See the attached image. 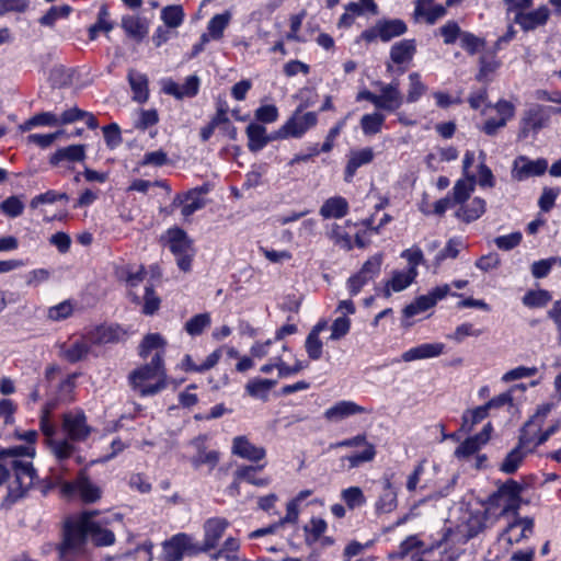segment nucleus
Instances as JSON below:
<instances>
[{
	"mask_svg": "<svg viewBox=\"0 0 561 561\" xmlns=\"http://www.w3.org/2000/svg\"><path fill=\"white\" fill-rule=\"evenodd\" d=\"M96 515L95 511H88L66 522L64 541L59 547V554L62 560L70 561L72 558L84 553L88 538L98 547L111 546L115 542L114 531L108 528L111 518L95 519Z\"/></svg>",
	"mask_w": 561,
	"mask_h": 561,
	"instance_id": "nucleus-1",
	"label": "nucleus"
},
{
	"mask_svg": "<svg viewBox=\"0 0 561 561\" xmlns=\"http://www.w3.org/2000/svg\"><path fill=\"white\" fill-rule=\"evenodd\" d=\"M34 448L16 446L0 451V485L11 477L8 496L16 501L24 496L35 481L36 472L32 462L21 459L22 456L33 457Z\"/></svg>",
	"mask_w": 561,
	"mask_h": 561,
	"instance_id": "nucleus-2",
	"label": "nucleus"
},
{
	"mask_svg": "<svg viewBox=\"0 0 561 561\" xmlns=\"http://www.w3.org/2000/svg\"><path fill=\"white\" fill-rule=\"evenodd\" d=\"M129 382L142 397L156 394L165 388V370L161 353H156L149 364L134 370L129 375Z\"/></svg>",
	"mask_w": 561,
	"mask_h": 561,
	"instance_id": "nucleus-3",
	"label": "nucleus"
},
{
	"mask_svg": "<svg viewBox=\"0 0 561 561\" xmlns=\"http://www.w3.org/2000/svg\"><path fill=\"white\" fill-rule=\"evenodd\" d=\"M61 493L68 497L78 495L84 503H94L102 495L100 486L90 480L85 470H81L73 481L64 482Z\"/></svg>",
	"mask_w": 561,
	"mask_h": 561,
	"instance_id": "nucleus-4",
	"label": "nucleus"
},
{
	"mask_svg": "<svg viewBox=\"0 0 561 561\" xmlns=\"http://www.w3.org/2000/svg\"><path fill=\"white\" fill-rule=\"evenodd\" d=\"M168 233L170 250L176 256L178 266L188 272L195 254L192 240L182 229H171Z\"/></svg>",
	"mask_w": 561,
	"mask_h": 561,
	"instance_id": "nucleus-5",
	"label": "nucleus"
},
{
	"mask_svg": "<svg viewBox=\"0 0 561 561\" xmlns=\"http://www.w3.org/2000/svg\"><path fill=\"white\" fill-rule=\"evenodd\" d=\"M318 116L314 112L302 113V106H299L289 119L277 131L279 138H300L307 130L316 126Z\"/></svg>",
	"mask_w": 561,
	"mask_h": 561,
	"instance_id": "nucleus-6",
	"label": "nucleus"
},
{
	"mask_svg": "<svg viewBox=\"0 0 561 561\" xmlns=\"http://www.w3.org/2000/svg\"><path fill=\"white\" fill-rule=\"evenodd\" d=\"M62 431L71 442H85L92 433V427L87 423L83 411H69L62 414Z\"/></svg>",
	"mask_w": 561,
	"mask_h": 561,
	"instance_id": "nucleus-7",
	"label": "nucleus"
},
{
	"mask_svg": "<svg viewBox=\"0 0 561 561\" xmlns=\"http://www.w3.org/2000/svg\"><path fill=\"white\" fill-rule=\"evenodd\" d=\"M196 543L193 538L184 533L174 535L170 540L163 543L162 561H181L184 553L198 554Z\"/></svg>",
	"mask_w": 561,
	"mask_h": 561,
	"instance_id": "nucleus-8",
	"label": "nucleus"
},
{
	"mask_svg": "<svg viewBox=\"0 0 561 561\" xmlns=\"http://www.w3.org/2000/svg\"><path fill=\"white\" fill-rule=\"evenodd\" d=\"M381 263V255L371 256L364 263V265L362 266L360 271L357 274L348 278L347 287L352 296H356L360 291L363 286H365L369 280H371L379 274Z\"/></svg>",
	"mask_w": 561,
	"mask_h": 561,
	"instance_id": "nucleus-9",
	"label": "nucleus"
},
{
	"mask_svg": "<svg viewBox=\"0 0 561 561\" xmlns=\"http://www.w3.org/2000/svg\"><path fill=\"white\" fill-rule=\"evenodd\" d=\"M365 446V449L355 455L347 456L345 459L350 463V468H356L363 462L371 461L376 456V448L371 443H368L365 434H359L352 438H346L334 445V447H358Z\"/></svg>",
	"mask_w": 561,
	"mask_h": 561,
	"instance_id": "nucleus-10",
	"label": "nucleus"
},
{
	"mask_svg": "<svg viewBox=\"0 0 561 561\" xmlns=\"http://www.w3.org/2000/svg\"><path fill=\"white\" fill-rule=\"evenodd\" d=\"M229 526V522L226 518L213 517L204 523V541L199 546L196 543L197 553L207 552L210 549L217 547L220 538L225 534Z\"/></svg>",
	"mask_w": 561,
	"mask_h": 561,
	"instance_id": "nucleus-11",
	"label": "nucleus"
},
{
	"mask_svg": "<svg viewBox=\"0 0 561 561\" xmlns=\"http://www.w3.org/2000/svg\"><path fill=\"white\" fill-rule=\"evenodd\" d=\"M548 169V161L543 158L530 160L525 156L515 159L512 169V176L517 181H523L530 176L545 174Z\"/></svg>",
	"mask_w": 561,
	"mask_h": 561,
	"instance_id": "nucleus-12",
	"label": "nucleus"
},
{
	"mask_svg": "<svg viewBox=\"0 0 561 561\" xmlns=\"http://www.w3.org/2000/svg\"><path fill=\"white\" fill-rule=\"evenodd\" d=\"M547 119L548 116L546 115L543 107L538 104L533 105L524 113L520 121L518 138L526 139L530 133H537L545 126Z\"/></svg>",
	"mask_w": 561,
	"mask_h": 561,
	"instance_id": "nucleus-13",
	"label": "nucleus"
},
{
	"mask_svg": "<svg viewBox=\"0 0 561 561\" xmlns=\"http://www.w3.org/2000/svg\"><path fill=\"white\" fill-rule=\"evenodd\" d=\"M231 453L251 462H259L266 456L265 448L254 445L247 436H236L232 439Z\"/></svg>",
	"mask_w": 561,
	"mask_h": 561,
	"instance_id": "nucleus-14",
	"label": "nucleus"
},
{
	"mask_svg": "<svg viewBox=\"0 0 561 561\" xmlns=\"http://www.w3.org/2000/svg\"><path fill=\"white\" fill-rule=\"evenodd\" d=\"M91 343L84 333L79 339L59 345V356L69 363H77L90 353Z\"/></svg>",
	"mask_w": 561,
	"mask_h": 561,
	"instance_id": "nucleus-15",
	"label": "nucleus"
},
{
	"mask_svg": "<svg viewBox=\"0 0 561 561\" xmlns=\"http://www.w3.org/2000/svg\"><path fill=\"white\" fill-rule=\"evenodd\" d=\"M549 413V407H543L523 426L519 435L520 446L529 447L535 439H538L545 419Z\"/></svg>",
	"mask_w": 561,
	"mask_h": 561,
	"instance_id": "nucleus-16",
	"label": "nucleus"
},
{
	"mask_svg": "<svg viewBox=\"0 0 561 561\" xmlns=\"http://www.w3.org/2000/svg\"><path fill=\"white\" fill-rule=\"evenodd\" d=\"M523 492V485L518 483L515 480H507L501 486H499L497 491L491 495L490 503L494 506H501L502 500H504L505 496L511 497L512 504H510L511 507H520L522 499L520 494Z\"/></svg>",
	"mask_w": 561,
	"mask_h": 561,
	"instance_id": "nucleus-17",
	"label": "nucleus"
},
{
	"mask_svg": "<svg viewBox=\"0 0 561 561\" xmlns=\"http://www.w3.org/2000/svg\"><path fill=\"white\" fill-rule=\"evenodd\" d=\"M75 442L68 438L64 439H50L48 447L55 458L58 460L59 466L56 468V483L61 480V471H66L67 468L64 466V461L69 459L76 451Z\"/></svg>",
	"mask_w": 561,
	"mask_h": 561,
	"instance_id": "nucleus-18",
	"label": "nucleus"
},
{
	"mask_svg": "<svg viewBox=\"0 0 561 561\" xmlns=\"http://www.w3.org/2000/svg\"><path fill=\"white\" fill-rule=\"evenodd\" d=\"M370 412L371 410H368L353 401H340L324 412V417L328 421L337 422L355 414Z\"/></svg>",
	"mask_w": 561,
	"mask_h": 561,
	"instance_id": "nucleus-19",
	"label": "nucleus"
},
{
	"mask_svg": "<svg viewBox=\"0 0 561 561\" xmlns=\"http://www.w3.org/2000/svg\"><path fill=\"white\" fill-rule=\"evenodd\" d=\"M533 518L514 516V520L508 523L502 536L506 537L510 543L519 542L523 538H527L528 535L533 533Z\"/></svg>",
	"mask_w": 561,
	"mask_h": 561,
	"instance_id": "nucleus-20",
	"label": "nucleus"
},
{
	"mask_svg": "<svg viewBox=\"0 0 561 561\" xmlns=\"http://www.w3.org/2000/svg\"><path fill=\"white\" fill-rule=\"evenodd\" d=\"M205 443L206 436H198L191 442V444L197 450V454L192 457L191 462L196 469L202 465H207L211 470L217 466L219 461V453L216 450L206 451Z\"/></svg>",
	"mask_w": 561,
	"mask_h": 561,
	"instance_id": "nucleus-21",
	"label": "nucleus"
},
{
	"mask_svg": "<svg viewBox=\"0 0 561 561\" xmlns=\"http://www.w3.org/2000/svg\"><path fill=\"white\" fill-rule=\"evenodd\" d=\"M377 87L379 88L377 110L396 112L402 106L404 98L400 90L394 87Z\"/></svg>",
	"mask_w": 561,
	"mask_h": 561,
	"instance_id": "nucleus-22",
	"label": "nucleus"
},
{
	"mask_svg": "<svg viewBox=\"0 0 561 561\" xmlns=\"http://www.w3.org/2000/svg\"><path fill=\"white\" fill-rule=\"evenodd\" d=\"M445 351V344L443 343H424L412 347L402 354L403 362H413L419 359H427L438 357Z\"/></svg>",
	"mask_w": 561,
	"mask_h": 561,
	"instance_id": "nucleus-23",
	"label": "nucleus"
},
{
	"mask_svg": "<svg viewBox=\"0 0 561 561\" xmlns=\"http://www.w3.org/2000/svg\"><path fill=\"white\" fill-rule=\"evenodd\" d=\"M446 14V9L442 4H435L434 0H416L414 16L416 20L423 19L428 24H434L438 19Z\"/></svg>",
	"mask_w": 561,
	"mask_h": 561,
	"instance_id": "nucleus-24",
	"label": "nucleus"
},
{
	"mask_svg": "<svg viewBox=\"0 0 561 561\" xmlns=\"http://www.w3.org/2000/svg\"><path fill=\"white\" fill-rule=\"evenodd\" d=\"M549 18V10L547 7H540L528 13L517 12L514 21L519 24L520 27L528 32L533 31L538 26L546 24Z\"/></svg>",
	"mask_w": 561,
	"mask_h": 561,
	"instance_id": "nucleus-25",
	"label": "nucleus"
},
{
	"mask_svg": "<svg viewBox=\"0 0 561 561\" xmlns=\"http://www.w3.org/2000/svg\"><path fill=\"white\" fill-rule=\"evenodd\" d=\"M84 145H71L55 151L50 158L49 163L54 167L60 165L62 162H81L85 159Z\"/></svg>",
	"mask_w": 561,
	"mask_h": 561,
	"instance_id": "nucleus-26",
	"label": "nucleus"
},
{
	"mask_svg": "<svg viewBox=\"0 0 561 561\" xmlns=\"http://www.w3.org/2000/svg\"><path fill=\"white\" fill-rule=\"evenodd\" d=\"M85 334L91 345H102L117 342L122 336V329L113 325H100L88 331Z\"/></svg>",
	"mask_w": 561,
	"mask_h": 561,
	"instance_id": "nucleus-27",
	"label": "nucleus"
},
{
	"mask_svg": "<svg viewBox=\"0 0 561 561\" xmlns=\"http://www.w3.org/2000/svg\"><path fill=\"white\" fill-rule=\"evenodd\" d=\"M206 192L207 190L203 188L191 190L184 195V198L178 196L174 203L179 202L182 205V215L187 218L205 206L206 203L202 195Z\"/></svg>",
	"mask_w": 561,
	"mask_h": 561,
	"instance_id": "nucleus-28",
	"label": "nucleus"
},
{
	"mask_svg": "<svg viewBox=\"0 0 561 561\" xmlns=\"http://www.w3.org/2000/svg\"><path fill=\"white\" fill-rule=\"evenodd\" d=\"M374 159V151L371 148H364L362 150L352 151L345 167L344 180L350 183L355 175L357 169L362 165L368 164Z\"/></svg>",
	"mask_w": 561,
	"mask_h": 561,
	"instance_id": "nucleus-29",
	"label": "nucleus"
},
{
	"mask_svg": "<svg viewBox=\"0 0 561 561\" xmlns=\"http://www.w3.org/2000/svg\"><path fill=\"white\" fill-rule=\"evenodd\" d=\"M485 213V201L480 197H474L468 204H461L455 216L466 224L479 219Z\"/></svg>",
	"mask_w": 561,
	"mask_h": 561,
	"instance_id": "nucleus-30",
	"label": "nucleus"
},
{
	"mask_svg": "<svg viewBox=\"0 0 561 561\" xmlns=\"http://www.w3.org/2000/svg\"><path fill=\"white\" fill-rule=\"evenodd\" d=\"M348 203L344 197L335 196L328 198L320 208V215L328 218H342L348 213Z\"/></svg>",
	"mask_w": 561,
	"mask_h": 561,
	"instance_id": "nucleus-31",
	"label": "nucleus"
},
{
	"mask_svg": "<svg viewBox=\"0 0 561 561\" xmlns=\"http://www.w3.org/2000/svg\"><path fill=\"white\" fill-rule=\"evenodd\" d=\"M416 51V44L414 39H402L390 49V58L393 64L401 65L412 60Z\"/></svg>",
	"mask_w": 561,
	"mask_h": 561,
	"instance_id": "nucleus-32",
	"label": "nucleus"
},
{
	"mask_svg": "<svg viewBox=\"0 0 561 561\" xmlns=\"http://www.w3.org/2000/svg\"><path fill=\"white\" fill-rule=\"evenodd\" d=\"M245 131L249 139L248 148L252 152L263 149L273 139L266 135V128L260 124H249Z\"/></svg>",
	"mask_w": 561,
	"mask_h": 561,
	"instance_id": "nucleus-33",
	"label": "nucleus"
},
{
	"mask_svg": "<svg viewBox=\"0 0 561 561\" xmlns=\"http://www.w3.org/2000/svg\"><path fill=\"white\" fill-rule=\"evenodd\" d=\"M127 78L134 93L133 99L138 103H145L149 98L147 76L131 69Z\"/></svg>",
	"mask_w": 561,
	"mask_h": 561,
	"instance_id": "nucleus-34",
	"label": "nucleus"
},
{
	"mask_svg": "<svg viewBox=\"0 0 561 561\" xmlns=\"http://www.w3.org/2000/svg\"><path fill=\"white\" fill-rule=\"evenodd\" d=\"M407 30V24L399 19L379 20L377 22V31H379L380 39L382 42H389L393 37L403 35Z\"/></svg>",
	"mask_w": 561,
	"mask_h": 561,
	"instance_id": "nucleus-35",
	"label": "nucleus"
},
{
	"mask_svg": "<svg viewBox=\"0 0 561 561\" xmlns=\"http://www.w3.org/2000/svg\"><path fill=\"white\" fill-rule=\"evenodd\" d=\"M533 451L534 448L520 446V443L518 442L517 447L511 450L501 463L500 470L508 474L514 473L519 468L526 454Z\"/></svg>",
	"mask_w": 561,
	"mask_h": 561,
	"instance_id": "nucleus-36",
	"label": "nucleus"
},
{
	"mask_svg": "<svg viewBox=\"0 0 561 561\" xmlns=\"http://www.w3.org/2000/svg\"><path fill=\"white\" fill-rule=\"evenodd\" d=\"M417 276V271H396L393 272L392 278L386 284L383 290L385 297H390L392 289L393 291H401L405 289Z\"/></svg>",
	"mask_w": 561,
	"mask_h": 561,
	"instance_id": "nucleus-37",
	"label": "nucleus"
},
{
	"mask_svg": "<svg viewBox=\"0 0 561 561\" xmlns=\"http://www.w3.org/2000/svg\"><path fill=\"white\" fill-rule=\"evenodd\" d=\"M386 116L380 112L365 114L360 118V128L366 136H373L381 131Z\"/></svg>",
	"mask_w": 561,
	"mask_h": 561,
	"instance_id": "nucleus-38",
	"label": "nucleus"
},
{
	"mask_svg": "<svg viewBox=\"0 0 561 561\" xmlns=\"http://www.w3.org/2000/svg\"><path fill=\"white\" fill-rule=\"evenodd\" d=\"M230 20L231 13L229 11H226L221 14H216L208 22L207 34L215 41L222 38L224 32L226 27L229 25Z\"/></svg>",
	"mask_w": 561,
	"mask_h": 561,
	"instance_id": "nucleus-39",
	"label": "nucleus"
},
{
	"mask_svg": "<svg viewBox=\"0 0 561 561\" xmlns=\"http://www.w3.org/2000/svg\"><path fill=\"white\" fill-rule=\"evenodd\" d=\"M145 275H146V273H145L144 267H140L136 272H127V275L125 278L126 285L129 288L128 295H129L131 301L137 305L141 304L140 291L142 289H138V287H139L140 283L144 280Z\"/></svg>",
	"mask_w": 561,
	"mask_h": 561,
	"instance_id": "nucleus-40",
	"label": "nucleus"
},
{
	"mask_svg": "<svg viewBox=\"0 0 561 561\" xmlns=\"http://www.w3.org/2000/svg\"><path fill=\"white\" fill-rule=\"evenodd\" d=\"M164 345H165V341L163 340V337L160 334H158V333L147 334L144 337V340L139 346V355L142 358H147L151 351L157 350V353L160 352L161 355L163 356Z\"/></svg>",
	"mask_w": 561,
	"mask_h": 561,
	"instance_id": "nucleus-41",
	"label": "nucleus"
},
{
	"mask_svg": "<svg viewBox=\"0 0 561 561\" xmlns=\"http://www.w3.org/2000/svg\"><path fill=\"white\" fill-rule=\"evenodd\" d=\"M488 413L489 410L485 405L466 411L462 415V424L460 430L465 433L471 432L476 424L480 423L488 416Z\"/></svg>",
	"mask_w": 561,
	"mask_h": 561,
	"instance_id": "nucleus-42",
	"label": "nucleus"
},
{
	"mask_svg": "<svg viewBox=\"0 0 561 561\" xmlns=\"http://www.w3.org/2000/svg\"><path fill=\"white\" fill-rule=\"evenodd\" d=\"M397 506V492L389 480H386L383 491L379 496L376 507L379 512L389 513Z\"/></svg>",
	"mask_w": 561,
	"mask_h": 561,
	"instance_id": "nucleus-43",
	"label": "nucleus"
},
{
	"mask_svg": "<svg viewBox=\"0 0 561 561\" xmlns=\"http://www.w3.org/2000/svg\"><path fill=\"white\" fill-rule=\"evenodd\" d=\"M263 468H264V465L241 466L236 470L234 476L239 480L245 481V482L251 483L256 486H263L268 483V480L264 479V478H259V479L255 478L256 471L262 470Z\"/></svg>",
	"mask_w": 561,
	"mask_h": 561,
	"instance_id": "nucleus-44",
	"label": "nucleus"
},
{
	"mask_svg": "<svg viewBox=\"0 0 561 561\" xmlns=\"http://www.w3.org/2000/svg\"><path fill=\"white\" fill-rule=\"evenodd\" d=\"M142 313L152 316L160 308L161 300L153 290L152 285H147L140 291Z\"/></svg>",
	"mask_w": 561,
	"mask_h": 561,
	"instance_id": "nucleus-45",
	"label": "nucleus"
},
{
	"mask_svg": "<svg viewBox=\"0 0 561 561\" xmlns=\"http://www.w3.org/2000/svg\"><path fill=\"white\" fill-rule=\"evenodd\" d=\"M409 81L407 102L414 103L427 91V87L421 81V76L417 72L410 73Z\"/></svg>",
	"mask_w": 561,
	"mask_h": 561,
	"instance_id": "nucleus-46",
	"label": "nucleus"
},
{
	"mask_svg": "<svg viewBox=\"0 0 561 561\" xmlns=\"http://www.w3.org/2000/svg\"><path fill=\"white\" fill-rule=\"evenodd\" d=\"M161 19L164 24L171 28L180 26L184 19V12L181 5H168L161 11Z\"/></svg>",
	"mask_w": 561,
	"mask_h": 561,
	"instance_id": "nucleus-47",
	"label": "nucleus"
},
{
	"mask_svg": "<svg viewBox=\"0 0 561 561\" xmlns=\"http://www.w3.org/2000/svg\"><path fill=\"white\" fill-rule=\"evenodd\" d=\"M122 27L128 36L141 39L146 34V28L137 16L127 15L122 19Z\"/></svg>",
	"mask_w": 561,
	"mask_h": 561,
	"instance_id": "nucleus-48",
	"label": "nucleus"
},
{
	"mask_svg": "<svg viewBox=\"0 0 561 561\" xmlns=\"http://www.w3.org/2000/svg\"><path fill=\"white\" fill-rule=\"evenodd\" d=\"M210 325V316L209 313H199L191 318L185 323V331L192 335L196 336L203 333V331Z\"/></svg>",
	"mask_w": 561,
	"mask_h": 561,
	"instance_id": "nucleus-49",
	"label": "nucleus"
},
{
	"mask_svg": "<svg viewBox=\"0 0 561 561\" xmlns=\"http://www.w3.org/2000/svg\"><path fill=\"white\" fill-rule=\"evenodd\" d=\"M275 385V380L253 379L247 383L245 389L251 397L264 398Z\"/></svg>",
	"mask_w": 561,
	"mask_h": 561,
	"instance_id": "nucleus-50",
	"label": "nucleus"
},
{
	"mask_svg": "<svg viewBox=\"0 0 561 561\" xmlns=\"http://www.w3.org/2000/svg\"><path fill=\"white\" fill-rule=\"evenodd\" d=\"M341 499L345 502L350 510L362 506L365 504L366 499L360 488L351 486L342 490Z\"/></svg>",
	"mask_w": 561,
	"mask_h": 561,
	"instance_id": "nucleus-51",
	"label": "nucleus"
},
{
	"mask_svg": "<svg viewBox=\"0 0 561 561\" xmlns=\"http://www.w3.org/2000/svg\"><path fill=\"white\" fill-rule=\"evenodd\" d=\"M108 10L106 5H102L99 12L98 22L90 26L89 37L95 39L99 32L108 33L113 28V24L108 21Z\"/></svg>",
	"mask_w": 561,
	"mask_h": 561,
	"instance_id": "nucleus-52",
	"label": "nucleus"
},
{
	"mask_svg": "<svg viewBox=\"0 0 561 561\" xmlns=\"http://www.w3.org/2000/svg\"><path fill=\"white\" fill-rule=\"evenodd\" d=\"M551 299L547 290H530L523 297V304L529 308L545 307Z\"/></svg>",
	"mask_w": 561,
	"mask_h": 561,
	"instance_id": "nucleus-53",
	"label": "nucleus"
},
{
	"mask_svg": "<svg viewBox=\"0 0 561 561\" xmlns=\"http://www.w3.org/2000/svg\"><path fill=\"white\" fill-rule=\"evenodd\" d=\"M71 10V7L68 4L51 7L46 14L39 19V23L44 26H53L58 19L67 18Z\"/></svg>",
	"mask_w": 561,
	"mask_h": 561,
	"instance_id": "nucleus-54",
	"label": "nucleus"
},
{
	"mask_svg": "<svg viewBox=\"0 0 561 561\" xmlns=\"http://www.w3.org/2000/svg\"><path fill=\"white\" fill-rule=\"evenodd\" d=\"M483 444L476 436L467 438L455 450V456L459 459L469 458L480 450Z\"/></svg>",
	"mask_w": 561,
	"mask_h": 561,
	"instance_id": "nucleus-55",
	"label": "nucleus"
},
{
	"mask_svg": "<svg viewBox=\"0 0 561 561\" xmlns=\"http://www.w3.org/2000/svg\"><path fill=\"white\" fill-rule=\"evenodd\" d=\"M328 236L341 249L348 251L353 247L351 236L337 224L332 226Z\"/></svg>",
	"mask_w": 561,
	"mask_h": 561,
	"instance_id": "nucleus-56",
	"label": "nucleus"
},
{
	"mask_svg": "<svg viewBox=\"0 0 561 561\" xmlns=\"http://www.w3.org/2000/svg\"><path fill=\"white\" fill-rule=\"evenodd\" d=\"M0 210L8 217L15 218L22 215L24 204L18 196H10L0 204Z\"/></svg>",
	"mask_w": 561,
	"mask_h": 561,
	"instance_id": "nucleus-57",
	"label": "nucleus"
},
{
	"mask_svg": "<svg viewBox=\"0 0 561 561\" xmlns=\"http://www.w3.org/2000/svg\"><path fill=\"white\" fill-rule=\"evenodd\" d=\"M433 306H435V298H432L430 294L421 296L413 304L405 307L404 314L407 317H413L420 312L426 311Z\"/></svg>",
	"mask_w": 561,
	"mask_h": 561,
	"instance_id": "nucleus-58",
	"label": "nucleus"
},
{
	"mask_svg": "<svg viewBox=\"0 0 561 561\" xmlns=\"http://www.w3.org/2000/svg\"><path fill=\"white\" fill-rule=\"evenodd\" d=\"M472 191V183L467 182L465 180L457 181L453 188V203L463 204L469 198Z\"/></svg>",
	"mask_w": 561,
	"mask_h": 561,
	"instance_id": "nucleus-59",
	"label": "nucleus"
},
{
	"mask_svg": "<svg viewBox=\"0 0 561 561\" xmlns=\"http://www.w3.org/2000/svg\"><path fill=\"white\" fill-rule=\"evenodd\" d=\"M73 312V306L69 300L62 301L48 309L47 317L53 321H60L70 317Z\"/></svg>",
	"mask_w": 561,
	"mask_h": 561,
	"instance_id": "nucleus-60",
	"label": "nucleus"
},
{
	"mask_svg": "<svg viewBox=\"0 0 561 561\" xmlns=\"http://www.w3.org/2000/svg\"><path fill=\"white\" fill-rule=\"evenodd\" d=\"M61 199L68 201V195L66 193H58L56 191L50 190V191H47L43 194L35 196L31 201L30 206L32 208H37L42 204H53V203H55L57 201H61Z\"/></svg>",
	"mask_w": 561,
	"mask_h": 561,
	"instance_id": "nucleus-61",
	"label": "nucleus"
},
{
	"mask_svg": "<svg viewBox=\"0 0 561 561\" xmlns=\"http://www.w3.org/2000/svg\"><path fill=\"white\" fill-rule=\"evenodd\" d=\"M103 136L106 142V146L111 149L116 148L122 142V135L119 126L115 123L104 126L102 128Z\"/></svg>",
	"mask_w": 561,
	"mask_h": 561,
	"instance_id": "nucleus-62",
	"label": "nucleus"
},
{
	"mask_svg": "<svg viewBox=\"0 0 561 561\" xmlns=\"http://www.w3.org/2000/svg\"><path fill=\"white\" fill-rule=\"evenodd\" d=\"M350 328H351V320L347 317L343 316V317L336 318L331 325L330 339L332 341H337V340L342 339L343 336H345L348 333Z\"/></svg>",
	"mask_w": 561,
	"mask_h": 561,
	"instance_id": "nucleus-63",
	"label": "nucleus"
},
{
	"mask_svg": "<svg viewBox=\"0 0 561 561\" xmlns=\"http://www.w3.org/2000/svg\"><path fill=\"white\" fill-rule=\"evenodd\" d=\"M522 233L516 231L494 239L495 245L503 251H510L522 242Z\"/></svg>",
	"mask_w": 561,
	"mask_h": 561,
	"instance_id": "nucleus-64",
	"label": "nucleus"
}]
</instances>
